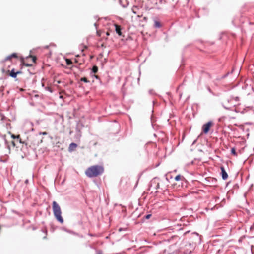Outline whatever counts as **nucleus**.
<instances>
[{"label": "nucleus", "instance_id": "nucleus-16", "mask_svg": "<svg viewBox=\"0 0 254 254\" xmlns=\"http://www.w3.org/2000/svg\"><path fill=\"white\" fill-rule=\"evenodd\" d=\"M81 80L85 82H88V80H87V79L86 78H82Z\"/></svg>", "mask_w": 254, "mask_h": 254}, {"label": "nucleus", "instance_id": "nucleus-4", "mask_svg": "<svg viewBox=\"0 0 254 254\" xmlns=\"http://www.w3.org/2000/svg\"><path fill=\"white\" fill-rule=\"evenodd\" d=\"M221 174H222V177L223 180H226L228 178V174L227 172L225 171L224 168L223 167H221Z\"/></svg>", "mask_w": 254, "mask_h": 254}, {"label": "nucleus", "instance_id": "nucleus-12", "mask_svg": "<svg viewBox=\"0 0 254 254\" xmlns=\"http://www.w3.org/2000/svg\"><path fill=\"white\" fill-rule=\"evenodd\" d=\"M66 64H68V65H70L72 64V62L69 59H66Z\"/></svg>", "mask_w": 254, "mask_h": 254}, {"label": "nucleus", "instance_id": "nucleus-5", "mask_svg": "<svg viewBox=\"0 0 254 254\" xmlns=\"http://www.w3.org/2000/svg\"><path fill=\"white\" fill-rule=\"evenodd\" d=\"M115 27H116V32L119 35H121L122 33H121V27L120 26H118V25H115Z\"/></svg>", "mask_w": 254, "mask_h": 254}, {"label": "nucleus", "instance_id": "nucleus-15", "mask_svg": "<svg viewBox=\"0 0 254 254\" xmlns=\"http://www.w3.org/2000/svg\"><path fill=\"white\" fill-rule=\"evenodd\" d=\"M30 57L32 58V60H33V62H35L36 58L35 57H33L32 56H30Z\"/></svg>", "mask_w": 254, "mask_h": 254}, {"label": "nucleus", "instance_id": "nucleus-14", "mask_svg": "<svg viewBox=\"0 0 254 254\" xmlns=\"http://www.w3.org/2000/svg\"><path fill=\"white\" fill-rule=\"evenodd\" d=\"M231 153H232V154H234L235 155H236V152L235 148H232L231 149Z\"/></svg>", "mask_w": 254, "mask_h": 254}, {"label": "nucleus", "instance_id": "nucleus-9", "mask_svg": "<svg viewBox=\"0 0 254 254\" xmlns=\"http://www.w3.org/2000/svg\"><path fill=\"white\" fill-rule=\"evenodd\" d=\"M155 24V26L156 27H158L159 28V27H161V24H160V22H158V21H155V24Z\"/></svg>", "mask_w": 254, "mask_h": 254}, {"label": "nucleus", "instance_id": "nucleus-11", "mask_svg": "<svg viewBox=\"0 0 254 254\" xmlns=\"http://www.w3.org/2000/svg\"><path fill=\"white\" fill-rule=\"evenodd\" d=\"M137 9H138L137 6H133L132 8V11L134 14H136V10Z\"/></svg>", "mask_w": 254, "mask_h": 254}, {"label": "nucleus", "instance_id": "nucleus-13", "mask_svg": "<svg viewBox=\"0 0 254 254\" xmlns=\"http://www.w3.org/2000/svg\"><path fill=\"white\" fill-rule=\"evenodd\" d=\"M181 176L180 175H177V176H176V177L175 178V179L176 181H179L181 179Z\"/></svg>", "mask_w": 254, "mask_h": 254}, {"label": "nucleus", "instance_id": "nucleus-2", "mask_svg": "<svg viewBox=\"0 0 254 254\" xmlns=\"http://www.w3.org/2000/svg\"><path fill=\"white\" fill-rule=\"evenodd\" d=\"M52 207L55 217L58 221L63 223L64 220L61 216L62 212L60 206L56 201H53Z\"/></svg>", "mask_w": 254, "mask_h": 254}, {"label": "nucleus", "instance_id": "nucleus-18", "mask_svg": "<svg viewBox=\"0 0 254 254\" xmlns=\"http://www.w3.org/2000/svg\"><path fill=\"white\" fill-rule=\"evenodd\" d=\"M46 134V132L43 133V134Z\"/></svg>", "mask_w": 254, "mask_h": 254}, {"label": "nucleus", "instance_id": "nucleus-8", "mask_svg": "<svg viewBox=\"0 0 254 254\" xmlns=\"http://www.w3.org/2000/svg\"><path fill=\"white\" fill-rule=\"evenodd\" d=\"M13 57L16 58L17 57L16 54L13 53V54H11V55L7 57V58H6V60H10Z\"/></svg>", "mask_w": 254, "mask_h": 254}, {"label": "nucleus", "instance_id": "nucleus-3", "mask_svg": "<svg viewBox=\"0 0 254 254\" xmlns=\"http://www.w3.org/2000/svg\"><path fill=\"white\" fill-rule=\"evenodd\" d=\"M212 123L211 122H209L207 124H204L203 126V131L204 133L206 134L208 132L210 127H211Z\"/></svg>", "mask_w": 254, "mask_h": 254}, {"label": "nucleus", "instance_id": "nucleus-6", "mask_svg": "<svg viewBox=\"0 0 254 254\" xmlns=\"http://www.w3.org/2000/svg\"><path fill=\"white\" fill-rule=\"evenodd\" d=\"M77 147V145L75 143H72L70 144L69 147V150L72 151Z\"/></svg>", "mask_w": 254, "mask_h": 254}, {"label": "nucleus", "instance_id": "nucleus-17", "mask_svg": "<svg viewBox=\"0 0 254 254\" xmlns=\"http://www.w3.org/2000/svg\"><path fill=\"white\" fill-rule=\"evenodd\" d=\"M150 217H151V215L150 214H148V215H147L146 216V218L148 219H149L150 218Z\"/></svg>", "mask_w": 254, "mask_h": 254}, {"label": "nucleus", "instance_id": "nucleus-10", "mask_svg": "<svg viewBox=\"0 0 254 254\" xmlns=\"http://www.w3.org/2000/svg\"><path fill=\"white\" fill-rule=\"evenodd\" d=\"M98 71V67L97 66H93V68H92V71L93 72H94V73H96Z\"/></svg>", "mask_w": 254, "mask_h": 254}, {"label": "nucleus", "instance_id": "nucleus-7", "mask_svg": "<svg viewBox=\"0 0 254 254\" xmlns=\"http://www.w3.org/2000/svg\"><path fill=\"white\" fill-rule=\"evenodd\" d=\"M19 73V72H15L14 70L13 69L10 73V76L12 77L15 78L17 76V74H18Z\"/></svg>", "mask_w": 254, "mask_h": 254}, {"label": "nucleus", "instance_id": "nucleus-1", "mask_svg": "<svg viewBox=\"0 0 254 254\" xmlns=\"http://www.w3.org/2000/svg\"><path fill=\"white\" fill-rule=\"evenodd\" d=\"M104 171V168L102 166L94 165L89 167L85 171L86 175L90 177H96L102 173Z\"/></svg>", "mask_w": 254, "mask_h": 254}]
</instances>
